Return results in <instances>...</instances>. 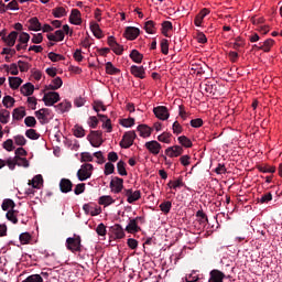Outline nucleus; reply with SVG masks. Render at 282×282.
<instances>
[{
  "instance_id": "1",
  "label": "nucleus",
  "mask_w": 282,
  "mask_h": 282,
  "mask_svg": "<svg viewBox=\"0 0 282 282\" xmlns=\"http://www.w3.org/2000/svg\"><path fill=\"white\" fill-rule=\"evenodd\" d=\"M82 243V239L80 236H76L74 235V237H69L66 239V248L67 250H69L70 252H80L83 249V245Z\"/></svg>"
},
{
  "instance_id": "2",
  "label": "nucleus",
  "mask_w": 282,
  "mask_h": 282,
  "mask_svg": "<svg viewBox=\"0 0 282 282\" xmlns=\"http://www.w3.org/2000/svg\"><path fill=\"white\" fill-rule=\"evenodd\" d=\"M91 173H94V165L90 163L83 164L77 171V178L79 182H86L91 177Z\"/></svg>"
},
{
  "instance_id": "3",
  "label": "nucleus",
  "mask_w": 282,
  "mask_h": 282,
  "mask_svg": "<svg viewBox=\"0 0 282 282\" xmlns=\"http://www.w3.org/2000/svg\"><path fill=\"white\" fill-rule=\"evenodd\" d=\"M138 138V134H135V131H128L124 132L122 140L120 141L121 149H131L133 147L134 140Z\"/></svg>"
},
{
  "instance_id": "4",
  "label": "nucleus",
  "mask_w": 282,
  "mask_h": 282,
  "mask_svg": "<svg viewBox=\"0 0 282 282\" xmlns=\"http://www.w3.org/2000/svg\"><path fill=\"white\" fill-rule=\"evenodd\" d=\"M88 142L94 147L95 149H98V147L102 145V131L97 130L94 131L91 130L90 133L87 135Z\"/></svg>"
},
{
  "instance_id": "5",
  "label": "nucleus",
  "mask_w": 282,
  "mask_h": 282,
  "mask_svg": "<svg viewBox=\"0 0 282 282\" xmlns=\"http://www.w3.org/2000/svg\"><path fill=\"white\" fill-rule=\"evenodd\" d=\"M42 100L46 107H53V105H56L61 100V95L56 91H50L44 94Z\"/></svg>"
},
{
  "instance_id": "6",
  "label": "nucleus",
  "mask_w": 282,
  "mask_h": 282,
  "mask_svg": "<svg viewBox=\"0 0 282 282\" xmlns=\"http://www.w3.org/2000/svg\"><path fill=\"white\" fill-rule=\"evenodd\" d=\"M122 195L127 197L128 204H134V202H138L142 197V193L140 191H134L133 189H123Z\"/></svg>"
},
{
  "instance_id": "7",
  "label": "nucleus",
  "mask_w": 282,
  "mask_h": 282,
  "mask_svg": "<svg viewBox=\"0 0 282 282\" xmlns=\"http://www.w3.org/2000/svg\"><path fill=\"white\" fill-rule=\"evenodd\" d=\"M110 188L116 195H118V193H122V188H124V180L118 176L112 177L110 181Z\"/></svg>"
},
{
  "instance_id": "8",
  "label": "nucleus",
  "mask_w": 282,
  "mask_h": 282,
  "mask_svg": "<svg viewBox=\"0 0 282 282\" xmlns=\"http://www.w3.org/2000/svg\"><path fill=\"white\" fill-rule=\"evenodd\" d=\"M139 221H144V218L138 216L135 218H130L129 224L126 227V231L133 234V232H140V226H138Z\"/></svg>"
},
{
  "instance_id": "9",
  "label": "nucleus",
  "mask_w": 282,
  "mask_h": 282,
  "mask_svg": "<svg viewBox=\"0 0 282 282\" xmlns=\"http://www.w3.org/2000/svg\"><path fill=\"white\" fill-rule=\"evenodd\" d=\"M123 36L128 41H135V39H138V36H140V29H138L135 26H127L124 30Z\"/></svg>"
},
{
  "instance_id": "10",
  "label": "nucleus",
  "mask_w": 282,
  "mask_h": 282,
  "mask_svg": "<svg viewBox=\"0 0 282 282\" xmlns=\"http://www.w3.org/2000/svg\"><path fill=\"white\" fill-rule=\"evenodd\" d=\"M225 279H226V273L225 272H221L218 269H213L209 272L208 282H224Z\"/></svg>"
},
{
  "instance_id": "11",
  "label": "nucleus",
  "mask_w": 282,
  "mask_h": 282,
  "mask_svg": "<svg viewBox=\"0 0 282 282\" xmlns=\"http://www.w3.org/2000/svg\"><path fill=\"white\" fill-rule=\"evenodd\" d=\"M154 116L159 118V120H169V108L166 106H158L153 109Z\"/></svg>"
},
{
  "instance_id": "12",
  "label": "nucleus",
  "mask_w": 282,
  "mask_h": 282,
  "mask_svg": "<svg viewBox=\"0 0 282 282\" xmlns=\"http://www.w3.org/2000/svg\"><path fill=\"white\" fill-rule=\"evenodd\" d=\"M182 153H184V148H182L181 145H173L165 150V155H167L169 158H180Z\"/></svg>"
},
{
  "instance_id": "13",
  "label": "nucleus",
  "mask_w": 282,
  "mask_h": 282,
  "mask_svg": "<svg viewBox=\"0 0 282 282\" xmlns=\"http://www.w3.org/2000/svg\"><path fill=\"white\" fill-rule=\"evenodd\" d=\"M145 149L150 151L153 155L160 154V151L162 150V144L160 142L153 140V141H148L145 142Z\"/></svg>"
},
{
  "instance_id": "14",
  "label": "nucleus",
  "mask_w": 282,
  "mask_h": 282,
  "mask_svg": "<svg viewBox=\"0 0 282 282\" xmlns=\"http://www.w3.org/2000/svg\"><path fill=\"white\" fill-rule=\"evenodd\" d=\"M130 73L132 74V76H134L135 78H141L144 79L147 76V72L144 70V66H135L132 65L130 67Z\"/></svg>"
},
{
  "instance_id": "15",
  "label": "nucleus",
  "mask_w": 282,
  "mask_h": 282,
  "mask_svg": "<svg viewBox=\"0 0 282 282\" xmlns=\"http://www.w3.org/2000/svg\"><path fill=\"white\" fill-rule=\"evenodd\" d=\"M72 188H74V183H72L69 178H62L59 181L61 193H72Z\"/></svg>"
},
{
  "instance_id": "16",
  "label": "nucleus",
  "mask_w": 282,
  "mask_h": 282,
  "mask_svg": "<svg viewBox=\"0 0 282 282\" xmlns=\"http://www.w3.org/2000/svg\"><path fill=\"white\" fill-rule=\"evenodd\" d=\"M208 14H210V10H208L206 8L200 10L199 13L194 19V24L197 28H202V22L204 21V19H206V17H208Z\"/></svg>"
},
{
  "instance_id": "17",
  "label": "nucleus",
  "mask_w": 282,
  "mask_h": 282,
  "mask_svg": "<svg viewBox=\"0 0 282 282\" xmlns=\"http://www.w3.org/2000/svg\"><path fill=\"white\" fill-rule=\"evenodd\" d=\"M69 23L73 25H80L83 19L80 18V11L78 9H73L69 15Z\"/></svg>"
},
{
  "instance_id": "18",
  "label": "nucleus",
  "mask_w": 282,
  "mask_h": 282,
  "mask_svg": "<svg viewBox=\"0 0 282 282\" xmlns=\"http://www.w3.org/2000/svg\"><path fill=\"white\" fill-rule=\"evenodd\" d=\"M19 37V32L12 31L8 36H3L2 41L7 43L8 47H14L17 39Z\"/></svg>"
},
{
  "instance_id": "19",
  "label": "nucleus",
  "mask_w": 282,
  "mask_h": 282,
  "mask_svg": "<svg viewBox=\"0 0 282 282\" xmlns=\"http://www.w3.org/2000/svg\"><path fill=\"white\" fill-rule=\"evenodd\" d=\"M110 230L112 235H115L116 239H124V229L121 225L116 224L112 227H110Z\"/></svg>"
},
{
  "instance_id": "20",
  "label": "nucleus",
  "mask_w": 282,
  "mask_h": 282,
  "mask_svg": "<svg viewBox=\"0 0 282 282\" xmlns=\"http://www.w3.org/2000/svg\"><path fill=\"white\" fill-rule=\"evenodd\" d=\"M137 131H139L141 138H149L151 137L153 129L147 124H139Z\"/></svg>"
},
{
  "instance_id": "21",
  "label": "nucleus",
  "mask_w": 282,
  "mask_h": 282,
  "mask_svg": "<svg viewBox=\"0 0 282 282\" xmlns=\"http://www.w3.org/2000/svg\"><path fill=\"white\" fill-rule=\"evenodd\" d=\"M196 221H198L199 226L206 228V223L208 221V216L206 215V213H204L203 209H199L198 212H196Z\"/></svg>"
},
{
  "instance_id": "22",
  "label": "nucleus",
  "mask_w": 282,
  "mask_h": 282,
  "mask_svg": "<svg viewBox=\"0 0 282 282\" xmlns=\"http://www.w3.org/2000/svg\"><path fill=\"white\" fill-rule=\"evenodd\" d=\"M29 30L33 31V32H41L42 30V25L41 22L39 21V18H31L29 20Z\"/></svg>"
},
{
  "instance_id": "23",
  "label": "nucleus",
  "mask_w": 282,
  "mask_h": 282,
  "mask_svg": "<svg viewBox=\"0 0 282 282\" xmlns=\"http://www.w3.org/2000/svg\"><path fill=\"white\" fill-rule=\"evenodd\" d=\"M63 87V79L61 77H56L52 80V84L46 86V89L51 91H56V89H61Z\"/></svg>"
},
{
  "instance_id": "24",
  "label": "nucleus",
  "mask_w": 282,
  "mask_h": 282,
  "mask_svg": "<svg viewBox=\"0 0 282 282\" xmlns=\"http://www.w3.org/2000/svg\"><path fill=\"white\" fill-rule=\"evenodd\" d=\"M20 91L23 96H32V94H34V85L26 83L21 87Z\"/></svg>"
},
{
  "instance_id": "25",
  "label": "nucleus",
  "mask_w": 282,
  "mask_h": 282,
  "mask_svg": "<svg viewBox=\"0 0 282 282\" xmlns=\"http://www.w3.org/2000/svg\"><path fill=\"white\" fill-rule=\"evenodd\" d=\"M90 30L96 39H102V30L98 23L90 22Z\"/></svg>"
},
{
  "instance_id": "26",
  "label": "nucleus",
  "mask_w": 282,
  "mask_h": 282,
  "mask_svg": "<svg viewBox=\"0 0 282 282\" xmlns=\"http://www.w3.org/2000/svg\"><path fill=\"white\" fill-rule=\"evenodd\" d=\"M42 184L43 175L41 174L35 175L32 181H29V185L32 186V188H41Z\"/></svg>"
},
{
  "instance_id": "27",
  "label": "nucleus",
  "mask_w": 282,
  "mask_h": 282,
  "mask_svg": "<svg viewBox=\"0 0 282 282\" xmlns=\"http://www.w3.org/2000/svg\"><path fill=\"white\" fill-rule=\"evenodd\" d=\"M12 117H13V120H23V118H25V108L20 107V108L13 109Z\"/></svg>"
},
{
  "instance_id": "28",
  "label": "nucleus",
  "mask_w": 282,
  "mask_h": 282,
  "mask_svg": "<svg viewBox=\"0 0 282 282\" xmlns=\"http://www.w3.org/2000/svg\"><path fill=\"white\" fill-rule=\"evenodd\" d=\"M115 202L116 199H113V197L106 195L99 197L98 204H100V206H111Z\"/></svg>"
},
{
  "instance_id": "29",
  "label": "nucleus",
  "mask_w": 282,
  "mask_h": 282,
  "mask_svg": "<svg viewBox=\"0 0 282 282\" xmlns=\"http://www.w3.org/2000/svg\"><path fill=\"white\" fill-rule=\"evenodd\" d=\"M130 58L133 61V63H142V58H144V55L140 53L138 50H132L130 53Z\"/></svg>"
},
{
  "instance_id": "30",
  "label": "nucleus",
  "mask_w": 282,
  "mask_h": 282,
  "mask_svg": "<svg viewBox=\"0 0 282 282\" xmlns=\"http://www.w3.org/2000/svg\"><path fill=\"white\" fill-rule=\"evenodd\" d=\"M106 74H109L110 76H116L120 74V69L116 68L111 62L106 63Z\"/></svg>"
},
{
  "instance_id": "31",
  "label": "nucleus",
  "mask_w": 282,
  "mask_h": 282,
  "mask_svg": "<svg viewBox=\"0 0 282 282\" xmlns=\"http://www.w3.org/2000/svg\"><path fill=\"white\" fill-rule=\"evenodd\" d=\"M22 83L23 79H21V77H9V86L11 89H19Z\"/></svg>"
},
{
  "instance_id": "32",
  "label": "nucleus",
  "mask_w": 282,
  "mask_h": 282,
  "mask_svg": "<svg viewBox=\"0 0 282 282\" xmlns=\"http://www.w3.org/2000/svg\"><path fill=\"white\" fill-rule=\"evenodd\" d=\"M272 45H274V40L268 39L258 47V50H262V52H270V50H272Z\"/></svg>"
},
{
  "instance_id": "33",
  "label": "nucleus",
  "mask_w": 282,
  "mask_h": 282,
  "mask_svg": "<svg viewBox=\"0 0 282 282\" xmlns=\"http://www.w3.org/2000/svg\"><path fill=\"white\" fill-rule=\"evenodd\" d=\"M52 14L53 17H55V19H62V17L67 15V11L63 7H57L52 10Z\"/></svg>"
},
{
  "instance_id": "34",
  "label": "nucleus",
  "mask_w": 282,
  "mask_h": 282,
  "mask_svg": "<svg viewBox=\"0 0 282 282\" xmlns=\"http://www.w3.org/2000/svg\"><path fill=\"white\" fill-rule=\"evenodd\" d=\"M55 107H56V109H58V111H61V113H65L66 111H69V109H72V102L65 100Z\"/></svg>"
},
{
  "instance_id": "35",
  "label": "nucleus",
  "mask_w": 282,
  "mask_h": 282,
  "mask_svg": "<svg viewBox=\"0 0 282 282\" xmlns=\"http://www.w3.org/2000/svg\"><path fill=\"white\" fill-rule=\"evenodd\" d=\"M171 30H173V23L171 21H164L161 29L162 34L169 37V32H171Z\"/></svg>"
},
{
  "instance_id": "36",
  "label": "nucleus",
  "mask_w": 282,
  "mask_h": 282,
  "mask_svg": "<svg viewBox=\"0 0 282 282\" xmlns=\"http://www.w3.org/2000/svg\"><path fill=\"white\" fill-rule=\"evenodd\" d=\"M177 140L185 149H191L193 147V141H191L186 135H181Z\"/></svg>"
},
{
  "instance_id": "37",
  "label": "nucleus",
  "mask_w": 282,
  "mask_h": 282,
  "mask_svg": "<svg viewBox=\"0 0 282 282\" xmlns=\"http://www.w3.org/2000/svg\"><path fill=\"white\" fill-rule=\"evenodd\" d=\"M14 102H17V101L10 95L4 96L3 99H2L3 107H6L7 109H10L11 107H14Z\"/></svg>"
},
{
  "instance_id": "38",
  "label": "nucleus",
  "mask_w": 282,
  "mask_h": 282,
  "mask_svg": "<svg viewBox=\"0 0 282 282\" xmlns=\"http://www.w3.org/2000/svg\"><path fill=\"white\" fill-rule=\"evenodd\" d=\"M144 30L148 34H155L156 29H155V23L153 22V20H149L145 22Z\"/></svg>"
},
{
  "instance_id": "39",
  "label": "nucleus",
  "mask_w": 282,
  "mask_h": 282,
  "mask_svg": "<svg viewBox=\"0 0 282 282\" xmlns=\"http://www.w3.org/2000/svg\"><path fill=\"white\" fill-rule=\"evenodd\" d=\"M171 138H173V134L171 132H163L158 137L159 142H163L164 144H171Z\"/></svg>"
},
{
  "instance_id": "40",
  "label": "nucleus",
  "mask_w": 282,
  "mask_h": 282,
  "mask_svg": "<svg viewBox=\"0 0 282 282\" xmlns=\"http://www.w3.org/2000/svg\"><path fill=\"white\" fill-rule=\"evenodd\" d=\"M6 72H10L12 76H19V65L11 64L10 66L8 64H4Z\"/></svg>"
},
{
  "instance_id": "41",
  "label": "nucleus",
  "mask_w": 282,
  "mask_h": 282,
  "mask_svg": "<svg viewBox=\"0 0 282 282\" xmlns=\"http://www.w3.org/2000/svg\"><path fill=\"white\" fill-rule=\"evenodd\" d=\"M9 121H10V111H8L6 109H1L0 110V122L2 124H8Z\"/></svg>"
},
{
  "instance_id": "42",
  "label": "nucleus",
  "mask_w": 282,
  "mask_h": 282,
  "mask_svg": "<svg viewBox=\"0 0 282 282\" xmlns=\"http://www.w3.org/2000/svg\"><path fill=\"white\" fill-rule=\"evenodd\" d=\"M14 206H17V204H14V200L7 198L2 202V210H14Z\"/></svg>"
},
{
  "instance_id": "43",
  "label": "nucleus",
  "mask_w": 282,
  "mask_h": 282,
  "mask_svg": "<svg viewBox=\"0 0 282 282\" xmlns=\"http://www.w3.org/2000/svg\"><path fill=\"white\" fill-rule=\"evenodd\" d=\"M126 166H127V163H124V161H119L117 163V171H118L119 175H121V176L128 175Z\"/></svg>"
},
{
  "instance_id": "44",
  "label": "nucleus",
  "mask_w": 282,
  "mask_h": 282,
  "mask_svg": "<svg viewBox=\"0 0 282 282\" xmlns=\"http://www.w3.org/2000/svg\"><path fill=\"white\" fill-rule=\"evenodd\" d=\"M171 208H173V203H171L170 200H165L160 205V209L165 215H169V213H171Z\"/></svg>"
},
{
  "instance_id": "45",
  "label": "nucleus",
  "mask_w": 282,
  "mask_h": 282,
  "mask_svg": "<svg viewBox=\"0 0 282 282\" xmlns=\"http://www.w3.org/2000/svg\"><path fill=\"white\" fill-rule=\"evenodd\" d=\"M25 135L29 138V140H39V138H41V134H39L35 129L26 130Z\"/></svg>"
},
{
  "instance_id": "46",
  "label": "nucleus",
  "mask_w": 282,
  "mask_h": 282,
  "mask_svg": "<svg viewBox=\"0 0 282 282\" xmlns=\"http://www.w3.org/2000/svg\"><path fill=\"white\" fill-rule=\"evenodd\" d=\"M47 56L50 61H52V63H58V61H65V56L54 52H50Z\"/></svg>"
},
{
  "instance_id": "47",
  "label": "nucleus",
  "mask_w": 282,
  "mask_h": 282,
  "mask_svg": "<svg viewBox=\"0 0 282 282\" xmlns=\"http://www.w3.org/2000/svg\"><path fill=\"white\" fill-rule=\"evenodd\" d=\"M257 169L260 171V173H276L275 166L258 165Z\"/></svg>"
},
{
  "instance_id": "48",
  "label": "nucleus",
  "mask_w": 282,
  "mask_h": 282,
  "mask_svg": "<svg viewBox=\"0 0 282 282\" xmlns=\"http://www.w3.org/2000/svg\"><path fill=\"white\" fill-rule=\"evenodd\" d=\"M15 164L17 166H23L24 169H28L30 166V161L25 158L15 156Z\"/></svg>"
},
{
  "instance_id": "49",
  "label": "nucleus",
  "mask_w": 282,
  "mask_h": 282,
  "mask_svg": "<svg viewBox=\"0 0 282 282\" xmlns=\"http://www.w3.org/2000/svg\"><path fill=\"white\" fill-rule=\"evenodd\" d=\"M75 138H85V129L76 124L73 129Z\"/></svg>"
},
{
  "instance_id": "50",
  "label": "nucleus",
  "mask_w": 282,
  "mask_h": 282,
  "mask_svg": "<svg viewBox=\"0 0 282 282\" xmlns=\"http://www.w3.org/2000/svg\"><path fill=\"white\" fill-rule=\"evenodd\" d=\"M13 140L18 147H25L28 144V140L21 134L13 137Z\"/></svg>"
},
{
  "instance_id": "51",
  "label": "nucleus",
  "mask_w": 282,
  "mask_h": 282,
  "mask_svg": "<svg viewBox=\"0 0 282 282\" xmlns=\"http://www.w3.org/2000/svg\"><path fill=\"white\" fill-rule=\"evenodd\" d=\"M17 210L11 209L7 213V219L12 221V224H19V219L17 218Z\"/></svg>"
},
{
  "instance_id": "52",
  "label": "nucleus",
  "mask_w": 282,
  "mask_h": 282,
  "mask_svg": "<svg viewBox=\"0 0 282 282\" xmlns=\"http://www.w3.org/2000/svg\"><path fill=\"white\" fill-rule=\"evenodd\" d=\"M31 239L32 236L30 235V232H23L20 235V243H22V246L30 243Z\"/></svg>"
},
{
  "instance_id": "53",
  "label": "nucleus",
  "mask_w": 282,
  "mask_h": 282,
  "mask_svg": "<svg viewBox=\"0 0 282 282\" xmlns=\"http://www.w3.org/2000/svg\"><path fill=\"white\" fill-rule=\"evenodd\" d=\"M172 131L175 135H180V133H182V131H184V128L182 127L180 121H174V123L172 126Z\"/></svg>"
},
{
  "instance_id": "54",
  "label": "nucleus",
  "mask_w": 282,
  "mask_h": 282,
  "mask_svg": "<svg viewBox=\"0 0 282 282\" xmlns=\"http://www.w3.org/2000/svg\"><path fill=\"white\" fill-rule=\"evenodd\" d=\"M120 124L121 127H126L127 129H129L133 127V124H135V119L134 118L122 119Z\"/></svg>"
},
{
  "instance_id": "55",
  "label": "nucleus",
  "mask_w": 282,
  "mask_h": 282,
  "mask_svg": "<svg viewBox=\"0 0 282 282\" xmlns=\"http://www.w3.org/2000/svg\"><path fill=\"white\" fill-rule=\"evenodd\" d=\"M22 282H43V278L41 276V274H32V275H29Z\"/></svg>"
},
{
  "instance_id": "56",
  "label": "nucleus",
  "mask_w": 282,
  "mask_h": 282,
  "mask_svg": "<svg viewBox=\"0 0 282 282\" xmlns=\"http://www.w3.org/2000/svg\"><path fill=\"white\" fill-rule=\"evenodd\" d=\"M2 147L6 151H14V141L12 139H8L3 142Z\"/></svg>"
},
{
  "instance_id": "57",
  "label": "nucleus",
  "mask_w": 282,
  "mask_h": 282,
  "mask_svg": "<svg viewBox=\"0 0 282 282\" xmlns=\"http://www.w3.org/2000/svg\"><path fill=\"white\" fill-rule=\"evenodd\" d=\"M96 232L99 237H105L107 235V227L105 224H99L96 228Z\"/></svg>"
},
{
  "instance_id": "58",
  "label": "nucleus",
  "mask_w": 282,
  "mask_h": 282,
  "mask_svg": "<svg viewBox=\"0 0 282 282\" xmlns=\"http://www.w3.org/2000/svg\"><path fill=\"white\" fill-rule=\"evenodd\" d=\"M19 43H21L22 45H28V43H30V35L25 32H22L19 36Z\"/></svg>"
},
{
  "instance_id": "59",
  "label": "nucleus",
  "mask_w": 282,
  "mask_h": 282,
  "mask_svg": "<svg viewBox=\"0 0 282 282\" xmlns=\"http://www.w3.org/2000/svg\"><path fill=\"white\" fill-rule=\"evenodd\" d=\"M80 158V162H94V155H91L89 152H83Z\"/></svg>"
},
{
  "instance_id": "60",
  "label": "nucleus",
  "mask_w": 282,
  "mask_h": 282,
  "mask_svg": "<svg viewBox=\"0 0 282 282\" xmlns=\"http://www.w3.org/2000/svg\"><path fill=\"white\" fill-rule=\"evenodd\" d=\"M116 171V166L113 163L108 162L105 164V175H111Z\"/></svg>"
},
{
  "instance_id": "61",
  "label": "nucleus",
  "mask_w": 282,
  "mask_h": 282,
  "mask_svg": "<svg viewBox=\"0 0 282 282\" xmlns=\"http://www.w3.org/2000/svg\"><path fill=\"white\" fill-rule=\"evenodd\" d=\"M161 52L162 54H164L165 56L169 54V40L163 39L161 41Z\"/></svg>"
},
{
  "instance_id": "62",
  "label": "nucleus",
  "mask_w": 282,
  "mask_h": 282,
  "mask_svg": "<svg viewBox=\"0 0 282 282\" xmlns=\"http://www.w3.org/2000/svg\"><path fill=\"white\" fill-rule=\"evenodd\" d=\"M24 124L26 127H36V118L32 117V116H29L24 119Z\"/></svg>"
},
{
  "instance_id": "63",
  "label": "nucleus",
  "mask_w": 282,
  "mask_h": 282,
  "mask_svg": "<svg viewBox=\"0 0 282 282\" xmlns=\"http://www.w3.org/2000/svg\"><path fill=\"white\" fill-rule=\"evenodd\" d=\"M260 204H268V202H272V193L268 192L265 194H263L260 199H259Z\"/></svg>"
},
{
  "instance_id": "64",
  "label": "nucleus",
  "mask_w": 282,
  "mask_h": 282,
  "mask_svg": "<svg viewBox=\"0 0 282 282\" xmlns=\"http://www.w3.org/2000/svg\"><path fill=\"white\" fill-rule=\"evenodd\" d=\"M185 281L186 282H197V281H199V275H197L195 271H192L191 274L186 275Z\"/></svg>"
}]
</instances>
